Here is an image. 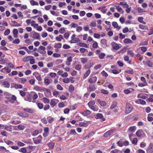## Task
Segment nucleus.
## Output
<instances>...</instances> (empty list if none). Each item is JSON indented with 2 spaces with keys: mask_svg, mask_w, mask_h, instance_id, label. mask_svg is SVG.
<instances>
[{
  "mask_svg": "<svg viewBox=\"0 0 153 153\" xmlns=\"http://www.w3.org/2000/svg\"><path fill=\"white\" fill-rule=\"evenodd\" d=\"M147 85V83H139L138 84V85L139 87H143Z\"/></svg>",
  "mask_w": 153,
  "mask_h": 153,
  "instance_id": "55",
  "label": "nucleus"
},
{
  "mask_svg": "<svg viewBox=\"0 0 153 153\" xmlns=\"http://www.w3.org/2000/svg\"><path fill=\"white\" fill-rule=\"evenodd\" d=\"M43 88L36 85L33 88V90L37 91H42Z\"/></svg>",
  "mask_w": 153,
  "mask_h": 153,
  "instance_id": "23",
  "label": "nucleus"
},
{
  "mask_svg": "<svg viewBox=\"0 0 153 153\" xmlns=\"http://www.w3.org/2000/svg\"><path fill=\"white\" fill-rule=\"evenodd\" d=\"M11 123L13 124L17 125L20 123L21 122L20 121L17 120H11Z\"/></svg>",
  "mask_w": 153,
  "mask_h": 153,
  "instance_id": "32",
  "label": "nucleus"
},
{
  "mask_svg": "<svg viewBox=\"0 0 153 153\" xmlns=\"http://www.w3.org/2000/svg\"><path fill=\"white\" fill-rule=\"evenodd\" d=\"M81 61L83 64H85L87 62V59L86 58H82L81 59Z\"/></svg>",
  "mask_w": 153,
  "mask_h": 153,
  "instance_id": "64",
  "label": "nucleus"
},
{
  "mask_svg": "<svg viewBox=\"0 0 153 153\" xmlns=\"http://www.w3.org/2000/svg\"><path fill=\"white\" fill-rule=\"evenodd\" d=\"M47 119L48 120V123H52L54 121V118L50 116L48 117L47 118Z\"/></svg>",
  "mask_w": 153,
  "mask_h": 153,
  "instance_id": "41",
  "label": "nucleus"
},
{
  "mask_svg": "<svg viewBox=\"0 0 153 153\" xmlns=\"http://www.w3.org/2000/svg\"><path fill=\"white\" fill-rule=\"evenodd\" d=\"M80 42L79 39L78 38H75L73 40H71L70 41V42L71 43H75Z\"/></svg>",
  "mask_w": 153,
  "mask_h": 153,
  "instance_id": "26",
  "label": "nucleus"
},
{
  "mask_svg": "<svg viewBox=\"0 0 153 153\" xmlns=\"http://www.w3.org/2000/svg\"><path fill=\"white\" fill-rule=\"evenodd\" d=\"M2 85L4 87L7 88H9L10 86V84L7 81H4L2 82Z\"/></svg>",
  "mask_w": 153,
  "mask_h": 153,
  "instance_id": "18",
  "label": "nucleus"
},
{
  "mask_svg": "<svg viewBox=\"0 0 153 153\" xmlns=\"http://www.w3.org/2000/svg\"><path fill=\"white\" fill-rule=\"evenodd\" d=\"M55 39L57 41L60 42L62 40L64 39V38L62 35H60L56 37Z\"/></svg>",
  "mask_w": 153,
  "mask_h": 153,
  "instance_id": "25",
  "label": "nucleus"
},
{
  "mask_svg": "<svg viewBox=\"0 0 153 153\" xmlns=\"http://www.w3.org/2000/svg\"><path fill=\"white\" fill-rule=\"evenodd\" d=\"M30 64H33L35 63V59H33V57L32 56V57L30 58Z\"/></svg>",
  "mask_w": 153,
  "mask_h": 153,
  "instance_id": "57",
  "label": "nucleus"
},
{
  "mask_svg": "<svg viewBox=\"0 0 153 153\" xmlns=\"http://www.w3.org/2000/svg\"><path fill=\"white\" fill-rule=\"evenodd\" d=\"M132 106L129 104H127L126 108L125 113L126 114L130 113L133 109Z\"/></svg>",
  "mask_w": 153,
  "mask_h": 153,
  "instance_id": "1",
  "label": "nucleus"
},
{
  "mask_svg": "<svg viewBox=\"0 0 153 153\" xmlns=\"http://www.w3.org/2000/svg\"><path fill=\"white\" fill-rule=\"evenodd\" d=\"M94 132L93 131H91L89 132L88 134L86 136L83 137L82 138L83 140H85L88 139V138L91 137L93 136L94 134Z\"/></svg>",
  "mask_w": 153,
  "mask_h": 153,
  "instance_id": "9",
  "label": "nucleus"
},
{
  "mask_svg": "<svg viewBox=\"0 0 153 153\" xmlns=\"http://www.w3.org/2000/svg\"><path fill=\"white\" fill-rule=\"evenodd\" d=\"M32 95L31 94H29L26 95V97L24 98L25 100L28 101L29 102H31L32 99Z\"/></svg>",
  "mask_w": 153,
  "mask_h": 153,
  "instance_id": "15",
  "label": "nucleus"
},
{
  "mask_svg": "<svg viewBox=\"0 0 153 153\" xmlns=\"http://www.w3.org/2000/svg\"><path fill=\"white\" fill-rule=\"evenodd\" d=\"M32 57V56H29L24 58L22 60V61L24 62H26L27 61H29L30 59V58Z\"/></svg>",
  "mask_w": 153,
  "mask_h": 153,
  "instance_id": "27",
  "label": "nucleus"
},
{
  "mask_svg": "<svg viewBox=\"0 0 153 153\" xmlns=\"http://www.w3.org/2000/svg\"><path fill=\"white\" fill-rule=\"evenodd\" d=\"M96 89L94 85H89L88 88H87V91L88 92H90L91 91H93Z\"/></svg>",
  "mask_w": 153,
  "mask_h": 153,
  "instance_id": "11",
  "label": "nucleus"
},
{
  "mask_svg": "<svg viewBox=\"0 0 153 153\" xmlns=\"http://www.w3.org/2000/svg\"><path fill=\"white\" fill-rule=\"evenodd\" d=\"M44 83L46 85H48L51 83V82L48 79L45 78H44Z\"/></svg>",
  "mask_w": 153,
  "mask_h": 153,
  "instance_id": "24",
  "label": "nucleus"
},
{
  "mask_svg": "<svg viewBox=\"0 0 153 153\" xmlns=\"http://www.w3.org/2000/svg\"><path fill=\"white\" fill-rule=\"evenodd\" d=\"M90 70H88L84 74L83 78H86L90 74Z\"/></svg>",
  "mask_w": 153,
  "mask_h": 153,
  "instance_id": "34",
  "label": "nucleus"
},
{
  "mask_svg": "<svg viewBox=\"0 0 153 153\" xmlns=\"http://www.w3.org/2000/svg\"><path fill=\"white\" fill-rule=\"evenodd\" d=\"M20 42V40L19 39H15L13 42V43L15 44H19Z\"/></svg>",
  "mask_w": 153,
  "mask_h": 153,
  "instance_id": "58",
  "label": "nucleus"
},
{
  "mask_svg": "<svg viewBox=\"0 0 153 153\" xmlns=\"http://www.w3.org/2000/svg\"><path fill=\"white\" fill-rule=\"evenodd\" d=\"M139 28L142 30H147L148 27L147 26L144 25L142 24H140L139 25Z\"/></svg>",
  "mask_w": 153,
  "mask_h": 153,
  "instance_id": "30",
  "label": "nucleus"
},
{
  "mask_svg": "<svg viewBox=\"0 0 153 153\" xmlns=\"http://www.w3.org/2000/svg\"><path fill=\"white\" fill-rule=\"evenodd\" d=\"M113 49L117 50L120 49L121 47L118 44L114 42H112L111 43Z\"/></svg>",
  "mask_w": 153,
  "mask_h": 153,
  "instance_id": "8",
  "label": "nucleus"
},
{
  "mask_svg": "<svg viewBox=\"0 0 153 153\" xmlns=\"http://www.w3.org/2000/svg\"><path fill=\"white\" fill-rule=\"evenodd\" d=\"M62 81L65 83H68L70 82V79L68 78H65L63 79Z\"/></svg>",
  "mask_w": 153,
  "mask_h": 153,
  "instance_id": "50",
  "label": "nucleus"
},
{
  "mask_svg": "<svg viewBox=\"0 0 153 153\" xmlns=\"http://www.w3.org/2000/svg\"><path fill=\"white\" fill-rule=\"evenodd\" d=\"M117 103L116 101L113 102H112V104L111 105L110 107V108L111 109H113L115 108L117 105Z\"/></svg>",
  "mask_w": 153,
  "mask_h": 153,
  "instance_id": "33",
  "label": "nucleus"
},
{
  "mask_svg": "<svg viewBox=\"0 0 153 153\" xmlns=\"http://www.w3.org/2000/svg\"><path fill=\"white\" fill-rule=\"evenodd\" d=\"M91 113L90 111L89 110H86L82 113V114L84 116H88Z\"/></svg>",
  "mask_w": 153,
  "mask_h": 153,
  "instance_id": "22",
  "label": "nucleus"
},
{
  "mask_svg": "<svg viewBox=\"0 0 153 153\" xmlns=\"http://www.w3.org/2000/svg\"><path fill=\"white\" fill-rule=\"evenodd\" d=\"M123 42L125 44L131 43L133 42L132 40L129 39H125L124 40Z\"/></svg>",
  "mask_w": 153,
  "mask_h": 153,
  "instance_id": "29",
  "label": "nucleus"
},
{
  "mask_svg": "<svg viewBox=\"0 0 153 153\" xmlns=\"http://www.w3.org/2000/svg\"><path fill=\"white\" fill-rule=\"evenodd\" d=\"M11 22L13 24V26H21V25L18 24L17 22L16 21H11Z\"/></svg>",
  "mask_w": 153,
  "mask_h": 153,
  "instance_id": "51",
  "label": "nucleus"
},
{
  "mask_svg": "<svg viewBox=\"0 0 153 153\" xmlns=\"http://www.w3.org/2000/svg\"><path fill=\"white\" fill-rule=\"evenodd\" d=\"M106 6H103L100 7L98 8V10H100L103 13H105L107 9H105Z\"/></svg>",
  "mask_w": 153,
  "mask_h": 153,
  "instance_id": "20",
  "label": "nucleus"
},
{
  "mask_svg": "<svg viewBox=\"0 0 153 153\" xmlns=\"http://www.w3.org/2000/svg\"><path fill=\"white\" fill-rule=\"evenodd\" d=\"M136 134L137 137H139L144 136L145 135V133L141 129L138 130L136 132Z\"/></svg>",
  "mask_w": 153,
  "mask_h": 153,
  "instance_id": "3",
  "label": "nucleus"
},
{
  "mask_svg": "<svg viewBox=\"0 0 153 153\" xmlns=\"http://www.w3.org/2000/svg\"><path fill=\"white\" fill-rule=\"evenodd\" d=\"M81 68V65H77L75 67V69L77 71H80Z\"/></svg>",
  "mask_w": 153,
  "mask_h": 153,
  "instance_id": "49",
  "label": "nucleus"
},
{
  "mask_svg": "<svg viewBox=\"0 0 153 153\" xmlns=\"http://www.w3.org/2000/svg\"><path fill=\"white\" fill-rule=\"evenodd\" d=\"M79 125L80 127H86L88 126L87 124L84 122H80Z\"/></svg>",
  "mask_w": 153,
  "mask_h": 153,
  "instance_id": "47",
  "label": "nucleus"
},
{
  "mask_svg": "<svg viewBox=\"0 0 153 153\" xmlns=\"http://www.w3.org/2000/svg\"><path fill=\"white\" fill-rule=\"evenodd\" d=\"M112 25L114 28H116L118 30H120L121 28V26H119L117 23L115 22H112Z\"/></svg>",
  "mask_w": 153,
  "mask_h": 153,
  "instance_id": "19",
  "label": "nucleus"
},
{
  "mask_svg": "<svg viewBox=\"0 0 153 153\" xmlns=\"http://www.w3.org/2000/svg\"><path fill=\"white\" fill-rule=\"evenodd\" d=\"M82 29V27L77 26L76 29V31L77 32H79L81 31Z\"/></svg>",
  "mask_w": 153,
  "mask_h": 153,
  "instance_id": "62",
  "label": "nucleus"
},
{
  "mask_svg": "<svg viewBox=\"0 0 153 153\" xmlns=\"http://www.w3.org/2000/svg\"><path fill=\"white\" fill-rule=\"evenodd\" d=\"M50 104L52 107H53L56 105V102L54 101V100L52 99L51 101Z\"/></svg>",
  "mask_w": 153,
  "mask_h": 153,
  "instance_id": "35",
  "label": "nucleus"
},
{
  "mask_svg": "<svg viewBox=\"0 0 153 153\" xmlns=\"http://www.w3.org/2000/svg\"><path fill=\"white\" fill-rule=\"evenodd\" d=\"M117 10L119 12L122 13V14L123 13H124L123 10L120 6L119 7L117 6Z\"/></svg>",
  "mask_w": 153,
  "mask_h": 153,
  "instance_id": "44",
  "label": "nucleus"
},
{
  "mask_svg": "<svg viewBox=\"0 0 153 153\" xmlns=\"http://www.w3.org/2000/svg\"><path fill=\"white\" fill-rule=\"evenodd\" d=\"M49 148L51 149H53L55 143L53 142H51L47 144Z\"/></svg>",
  "mask_w": 153,
  "mask_h": 153,
  "instance_id": "36",
  "label": "nucleus"
},
{
  "mask_svg": "<svg viewBox=\"0 0 153 153\" xmlns=\"http://www.w3.org/2000/svg\"><path fill=\"white\" fill-rule=\"evenodd\" d=\"M115 131V129H112L107 131L104 134L103 137L105 138L108 137L110 135L113 134Z\"/></svg>",
  "mask_w": 153,
  "mask_h": 153,
  "instance_id": "2",
  "label": "nucleus"
},
{
  "mask_svg": "<svg viewBox=\"0 0 153 153\" xmlns=\"http://www.w3.org/2000/svg\"><path fill=\"white\" fill-rule=\"evenodd\" d=\"M43 102L45 103H49L50 100L49 99H47L46 97H43L42 99Z\"/></svg>",
  "mask_w": 153,
  "mask_h": 153,
  "instance_id": "48",
  "label": "nucleus"
},
{
  "mask_svg": "<svg viewBox=\"0 0 153 153\" xmlns=\"http://www.w3.org/2000/svg\"><path fill=\"white\" fill-rule=\"evenodd\" d=\"M7 132L5 131H2L1 133V135L6 137H7Z\"/></svg>",
  "mask_w": 153,
  "mask_h": 153,
  "instance_id": "56",
  "label": "nucleus"
},
{
  "mask_svg": "<svg viewBox=\"0 0 153 153\" xmlns=\"http://www.w3.org/2000/svg\"><path fill=\"white\" fill-rule=\"evenodd\" d=\"M14 87L16 89H21L22 88V86L21 85H18L15 84L14 85Z\"/></svg>",
  "mask_w": 153,
  "mask_h": 153,
  "instance_id": "45",
  "label": "nucleus"
},
{
  "mask_svg": "<svg viewBox=\"0 0 153 153\" xmlns=\"http://www.w3.org/2000/svg\"><path fill=\"white\" fill-rule=\"evenodd\" d=\"M12 126H6L4 129L7 131H12Z\"/></svg>",
  "mask_w": 153,
  "mask_h": 153,
  "instance_id": "31",
  "label": "nucleus"
},
{
  "mask_svg": "<svg viewBox=\"0 0 153 153\" xmlns=\"http://www.w3.org/2000/svg\"><path fill=\"white\" fill-rule=\"evenodd\" d=\"M137 103L140 104L142 105H145L146 104V102L144 100L141 99H138L136 101Z\"/></svg>",
  "mask_w": 153,
  "mask_h": 153,
  "instance_id": "17",
  "label": "nucleus"
},
{
  "mask_svg": "<svg viewBox=\"0 0 153 153\" xmlns=\"http://www.w3.org/2000/svg\"><path fill=\"white\" fill-rule=\"evenodd\" d=\"M106 42H107V41L105 39H102L100 41V42L103 45H104L105 46H107Z\"/></svg>",
  "mask_w": 153,
  "mask_h": 153,
  "instance_id": "42",
  "label": "nucleus"
},
{
  "mask_svg": "<svg viewBox=\"0 0 153 153\" xmlns=\"http://www.w3.org/2000/svg\"><path fill=\"white\" fill-rule=\"evenodd\" d=\"M95 102L94 101H91L88 103V105L89 107H90L95 104Z\"/></svg>",
  "mask_w": 153,
  "mask_h": 153,
  "instance_id": "39",
  "label": "nucleus"
},
{
  "mask_svg": "<svg viewBox=\"0 0 153 153\" xmlns=\"http://www.w3.org/2000/svg\"><path fill=\"white\" fill-rule=\"evenodd\" d=\"M97 77L96 76H94L90 78L88 80V82L90 83H94L97 80Z\"/></svg>",
  "mask_w": 153,
  "mask_h": 153,
  "instance_id": "14",
  "label": "nucleus"
},
{
  "mask_svg": "<svg viewBox=\"0 0 153 153\" xmlns=\"http://www.w3.org/2000/svg\"><path fill=\"white\" fill-rule=\"evenodd\" d=\"M33 93H34V94L32 97L33 99L36 100L38 97V96L37 94L35 92H33Z\"/></svg>",
  "mask_w": 153,
  "mask_h": 153,
  "instance_id": "52",
  "label": "nucleus"
},
{
  "mask_svg": "<svg viewBox=\"0 0 153 153\" xmlns=\"http://www.w3.org/2000/svg\"><path fill=\"white\" fill-rule=\"evenodd\" d=\"M137 139L136 138H134L133 139L132 143L133 144L136 145L137 143Z\"/></svg>",
  "mask_w": 153,
  "mask_h": 153,
  "instance_id": "59",
  "label": "nucleus"
},
{
  "mask_svg": "<svg viewBox=\"0 0 153 153\" xmlns=\"http://www.w3.org/2000/svg\"><path fill=\"white\" fill-rule=\"evenodd\" d=\"M97 101L98 103L102 106V107L105 106L106 105V103L104 101H102L100 100V99H98L97 100Z\"/></svg>",
  "mask_w": 153,
  "mask_h": 153,
  "instance_id": "21",
  "label": "nucleus"
},
{
  "mask_svg": "<svg viewBox=\"0 0 153 153\" xmlns=\"http://www.w3.org/2000/svg\"><path fill=\"white\" fill-rule=\"evenodd\" d=\"M62 46L61 43H55L54 46V47L56 48H60Z\"/></svg>",
  "mask_w": 153,
  "mask_h": 153,
  "instance_id": "28",
  "label": "nucleus"
},
{
  "mask_svg": "<svg viewBox=\"0 0 153 153\" xmlns=\"http://www.w3.org/2000/svg\"><path fill=\"white\" fill-rule=\"evenodd\" d=\"M42 140V137L41 135L35 138H33L34 143L36 144H38L40 143Z\"/></svg>",
  "mask_w": 153,
  "mask_h": 153,
  "instance_id": "5",
  "label": "nucleus"
},
{
  "mask_svg": "<svg viewBox=\"0 0 153 153\" xmlns=\"http://www.w3.org/2000/svg\"><path fill=\"white\" fill-rule=\"evenodd\" d=\"M17 114L20 116L23 117H27L29 116L28 114L24 112L19 111L18 112Z\"/></svg>",
  "mask_w": 153,
  "mask_h": 153,
  "instance_id": "6",
  "label": "nucleus"
},
{
  "mask_svg": "<svg viewBox=\"0 0 153 153\" xmlns=\"http://www.w3.org/2000/svg\"><path fill=\"white\" fill-rule=\"evenodd\" d=\"M136 130L135 126L130 127L128 129V131L131 133H134Z\"/></svg>",
  "mask_w": 153,
  "mask_h": 153,
  "instance_id": "12",
  "label": "nucleus"
},
{
  "mask_svg": "<svg viewBox=\"0 0 153 153\" xmlns=\"http://www.w3.org/2000/svg\"><path fill=\"white\" fill-rule=\"evenodd\" d=\"M127 53L128 54L130 55L131 57H133L134 55L133 51L131 50H128Z\"/></svg>",
  "mask_w": 153,
  "mask_h": 153,
  "instance_id": "40",
  "label": "nucleus"
},
{
  "mask_svg": "<svg viewBox=\"0 0 153 153\" xmlns=\"http://www.w3.org/2000/svg\"><path fill=\"white\" fill-rule=\"evenodd\" d=\"M30 3L32 5H39L38 3L36 1H34L33 0H31L30 1Z\"/></svg>",
  "mask_w": 153,
  "mask_h": 153,
  "instance_id": "38",
  "label": "nucleus"
},
{
  "mask_svg": "<svg viewBox=\"0 0 153 153\" xmlns=\"http://www.w3.org/2000/svg\"><path fill=\"white\" fill-rule=\"evenodd\" d=\"M105 56V53H100L99 55V57L100 59H103L104 58Z\"/></svg>",
  "mask_w": 153,
  "mask_h": 153,
  "instance_id": "46",
  "label": "nucleus"
},
{
  "mask_svg": "<svg viewBox=\"0 0 153 153\" xmlns=\"http://www.w3.org/2000/svg\"><path fill=\"white\" fill-rule=\"evenodd\" d=\"M19 151L23 153H26L27 152L26 149L24 147L22 148L19 150Z\"/></svg>",
  "mask_w": 153,
  "mask_h": 153,
  "instance_id": "43",
  "label": "nucleus"
},
{
  "mask_svg": "<svg viewBox=\"0 0 153 153\" xmlns=\"http://www.w3.org/2000/svg\"><path fill=\"white\" fill-rule=\"evenodd\" d=\"M23 110L25 111L31 113H34L35 112V111L34 109L28 108L23 109Z\"/></svg>",
  "mask_w": 153,
  "mask_h": 153,
  "instance_id": "13",
  "label": "nucleus"
},
{
  "mask_svg": "<svg viewBox=\"0 0 153 153\" xmlns=\"http://www.w3.org/2000/svg\"><path fill=\"white\" fill-rule=\"evenodd\" d=\"M70 35L69 33L68 32L65 33L64 35V37L66 39H67Z\"/></svg>",
  "mask_w": 153,
  "mask_h": 153,
  "instance_id": "63",
  "label": "nucleus"
},
{
  "mask_svg": "<svg viewBox=\"0 0 153 153\" xmlns=\"http://www.w3.org/2000/svg\"><path fill=\"white\" fill-rule=\"evenodd\" d=\"M7 108V106L6 105H1L0 106V110L5 109Z\"/></svg>",
  "mask_w": 153,
  "mask_h": 153,
  "instance_id": "61",
  "label": "nucleus"
},
{
  "mask_svg": "<svg viewBox=\"0 0 153 153\" xmlns=\"http://www.w3.org/2000/svg\"><path fill=\"white\" fill-rule=\"evenodd\" d=\"M4 70L8 73H9L11 71V69L8 67H5L4 68L2 69V70Z\"/></svg>",
  "mask_w": 153,
  "mask_h": 153,
  "instance_id": "53",
  "label": "nucleus"
},
{
  "mask_svg": "<svg viewBox=\"0 0 153 153\" xmlns=\"http://www.w3.org/2000/svg\"><path fill=\"white\" fill-rule=\"evenodd\" d=\"M96 118L97 119H101V121H104L105 120V119L103 117V115L101 113H98L96 115Z\"/></svg>",
  "mask_w": 153,
  "mask_h": 153,
  "instance_id": "10",
  "label": "nucleus"
},
{
  "mask_svg": "<svg viewBox=\"0 0 153 153\" xmlns=\"http://www.w3.org/2000/svg\"><path fill=\"white\" fill-rule=\"evenodd\" d=\"M74 90V87L72 85H70L68 88V91L71 93Z\"/></svg>",
  "mask_w": 153,
  "mask_h": 153,
  "instance_id": "37",
  "label": "nucleus"
},
{
  "mask_svg": "<svg viewBox=\"0 0 153 153\" xmlns=\"http://www.w3.org/2000/svg\"><path fill=\"white\" fill-rule=\"evenodd\" d=\"M153 152V143L150 144L148 148L146 150L147 153H152Z\"/></svg>",
  "mask_w": 153,
  "mask_h": 153,
  "instance_id": "7",
  "label": "nucleus"
},
{
  "mask_svg": "<svg viewBox=\"0 0 153 153\" xmlns=\"http://www.w3.org/2000/svg\"><path fill=\"white\" fill-rule=\"evenodd\" d=\"M7 100L10 103H13L16 101V97L15 95H12L11 97H8Z\"/></svg>",
  "mask_w": 153,
  "mask_h": 153,
  "instance_id": "4",
  "label": "nucleus"
},
{
  "mask_svg": "<svg viewBox=\"0 0 153 153\" xmlns=\"http://www.w3.org/2000/svg\"><path fill=\"white\" fill-rule=\"evenodd\" d=\"M39 133V131L38 130H35L32 133V135L35 136L37 135Z\"/></svg>",
  "mask_w": 153,
  "mask_h": 153,
  "instance_id": "60",
  "label": "nucleus"
},
{
  "mask_svg": "<svg viewBox=\"0 0 153 153\" xmlns=\"http://www.w3.org/2000/svg\"><path fill=\"white\" fill-rule=\"evenodd\" d=\"M19 130H23L25 128V127L24 126L22 125H19L17 126Z\"/></svg>",
  "mask_w": 153,
  "mask_h": 153,
  "instance_id": "54",
  "label": "nucleus"
},
{
  "mask_svg": "<svg viewBox=\"0 0 153 153\" xmlns=\"http://www.w3.org/2000/svg\"><path fill=\"white\" fill-rule=\"evenodd\" d=\"M40 35L39 33L35 32L33 34V39H40Z\"/></svg>",
  "mask_w": 153,
  "mask_h": 153,
  "instance_id": "16",
  "label": "nucleus"
}]
</instances>
